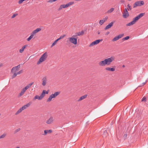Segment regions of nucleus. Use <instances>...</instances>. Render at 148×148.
Wrapping results in <instances>:
<instances>
[{
	"instance_id": "f257e3e1",
	"label": "nucleus",
	"mask_w": 148,
	"mask_h": 148,
	"mask_svg": "<svg viewBox=\"0 0 148 148\" xmlns=\"http://www.w3.org/2000/svg\"><path fill=\"white\" fill-rule=\"evenodd\" d=\"M115 58L113 56L110 58L105 59L104 60L100 61L99 64V66H104L106 65H110L111 62L114 60Z\"/></svg>"
},
{
	"instance_id": "f03ea898",
	"label": "nucleus",
	"mask_w": 148,
	"mask_h": 148,
	"mask_svg": "<svg viewBox=\"0 0 148 148\" xmlns=\"http://www.w3.org/2000/svg\"><path fill=\"white\" fill-rule=\"evenodd\" d=\"M145 13H141L138 15L137 16L133 18L132 21L126 24L127 26H130L132 25L135 23L140 18L142 17L145 14Z\"/></svg>"
},
{
	"instance_id": "7ed1b4c3",
	"label": "nucleus",
	"mask_w": 148,
	"mask_h": 148,
	"mask_svg": "<svg viewBox=\"0 0 148 148\" xmlns=\"http://www.w3.org/2000/svg\"><path fill=\"white\" fill-rule=\"evenodd\" d=\"M34 82H32L29 84H28L22 90L21 92L19 95V97H21L22 96L25 92L33 84Z\"/></svg>"
},
{
	"instance_id": "20e7f679",
	"label": "nucleus",
	"mask_w": 148,
	"mask_h": 148,
	"mask_svg": "<svg viewBox=\"0 0 148 148\" xmlns=\"http://www.w3.org/2000/svg\"><path fill=\"white\" fill-rule=\"evenodd\" d=\"M48 57L47 53L46 52L40 58L39 60L37 62V64H39L45 60Z\"/></svg>"
},
{
	"instance_id": "39448f33",
	"label": "nucleus",
	"mask_w": 148,
	"mask_h": 148,
	"mask_svg": "<svg viewBox=\"0 0 148 148\" xmlns=\"http://www.w3.org/2000/svg\"><path fill=\"white\" fill-rule=\"evenodd\" d=\"M60 92H55L54 94H51L49 98L47 99V101H50L52 100V98H55L58 95H59Z\"/></svg>"
},
{
	"instance_id": "423d86ee",
	"label": "nucleus",
	"mask_w": 148,
	"mask_h": 148,
	"mask_svg": "<svg viewBox=\"0 0 148 148\" xmlns=\"http://www.w3.org/2000/svg\"><path fill=\"white\" fill-rule=\"evenodd\" d=\"M144 4V1H139L136 2L133 4V8H134L137 6H141Z\"/></svg>"
},
{
	"instance_id": "0eeeda50",
	"label": "nucleus",
	"mask_w": 148,
	"mask_h": 148,
	"mask_svg": "<svg viewBox=\"0 0 148 148\" xmlns=\"http://www.w3.org/2000/svg\"><path fill=\"white\" fill-rule=\"evenodd\" d=\"M76 37H73L71 38H69V41L71 43L74 44L76 45L77 43V39Z\"/></svg>"
},
{
	"instance_id": "6e6552de",
	"label": "nucleus",
	"mask_w": 148,
	"mask_h": 148,
	"mask_svg": "<svg viewBox=\"0 0 148 148\" xmlns=\"http://www.w3.org/2000/svg\"><path fill=\"white\" fill-rule=\"evenodd\" d=\"M102 40H103L102 39L96 40L90 43L89 45V46L91 47L94 45H97Z\"/></svg>"
},
{
	"instance_id": "1a4fd4ad",
	"label": "nucleus",
	"mask_w": 148,
	"mask_h": 148,
	"mask_svg": "<svg viewBox=\"0 0 148 148\" xmlns=\"http://www.w3.org/2000/svg\"><path fill=\"white\" fill-rule=\"evenodd\" d=\"M124 36V34H120L115 37L112 40L113 41H115L122 38Z\"/></svg>"
},
{
	"instance_id": "9d476101",
	"label": "nucleus",
	"mask_w": 148,
	"mask_h": 148,
	"mask_svg": "<svg viewBox=\"0 0 148 148\" xmlns=\"http://www.w3.org/2000/svg\"><path fill=\"white\" fill-rule=\"evenodd\" d=\"M30 106V104L29 103H28L24 105L18 111H22L24 109L27 108L29 107Z\"/></svg>"
},
{
	"instance_id": "9b49d317",
	"label": "nucleus",
	"mask_w": 148,
	"mask_h": 148,
	"mask_svg": "<svg viewBox=\"0 0 148 148\" xmlns=\"http://www.w3.org/2000/svg\"><path fill=\"white\" fill-rule=\"evenodd\" d=\"M84 32V31L83 30H82L81 32H79L75 33V35L73 36V37H77V36L82 35H83Z\"/></svg>"
},
{
	"instance_id": "f8f14e48",
	"label": "nucleus",
	"mask_w": 148,
	"mask_h": 148,
	"mask_svg": "<svg viewBox=\"0 0 148 148\" xmlns=\"http://www.w3.org/2000/svg\"><path fill=\"white\" fill-rule=\"evenodd\" d=\"M47 83V78L46 77H44L42 79V85L44 86H45Z\"/></svg>"
},
{
	"instance_id": "ddd939ff",
	"label": "nucleus",
	"mask_w": 148,
	"mask_h": 148,
	"mask_svg": "<svg viewBox=\"0 0 148 148\" xmlns=\"http://www.w3.org/2000/svg\"><path fill=\"white\" fill-rule=\"evenodd\" d=\"M53 118L51 117L46 121V123L48 124H51L53 122Z\"/></svg>"
},
{
	"instance_id": "4468645a",
	"label": "nucleus",
	"mask_w": 148,
	"mask_h": 148,
	"mask_svg": "<svg viewBox=\"0 0 148 148\" xmlns=\"http://www.w3.org/2000/svg\"><path fill=\"white\" fill-rule=\"evenodd\" d=\"M46 93V94H48V92L46 91L45 90H43L41 95L40 96L41 99H42L45 96V94Z\"/></svg>"
},
{
	"instance_id": "2eb2a0df",
	"label": "nucleus",
	"mask_w": 148,
	"mask_h": 148,
	"mask_svg": "<svg viewBox=\"0 0 148 148\" xmlns=\"http://www.w3.org/2000/svg\"><path fill=\"white\" fill-rule=\"evenodd\" d=\"M52 131L51 130H46L44 131V134H43V135L45 136L47 134H50L52 133Z\"/></svg>"
},
{
	"instance_id": "dca6fc26",
	"label": "nucleus",
	"mask_w": 148,
	"mask_h": 148,
	"mask_svg": "<svg viewBox=\"0 0 148 148\" xmlns=\"http://www.w3.org/2000/svg\"><path fill=\"white\" fill-rule=\"evenodd\" d=\"M114 23L113 22H111V23H110L109 24L107 25L106 27L105 28V29H109L110 27H111L113 25Z\"/></svg>"
},
{
	"instance_id": "f3484780",
	"label": "nucleus",
	"mask_w": 148,
	"mask_h": 148,
	"mask_svg": "<svg viewBox=\"0 0 148 148\" xmlns=\"http://www.w3.org/2000/svg\"><path fill=\"white\" fill-rule=\"evenodd\" d=\"M129 16V14L128 12H124L123 13V18H127Z\"/></svg>"
},
{
	"instance_id": "a211bd4d",
	"label": "nucleus",
	"mask_w": 148,
	"mask_h": 148,
	"mask_svg": "<svg viewBox=\"0 0 148 148\" xmlns=\"http://www.w3.org/2000/svg\"><path fill=\"white\" fill-rule=\"evenodd\" d=\"M41 29L40 28H37L35 30L33 31L32 32V33L34 35L39 31H41Z\"/></svg>"
},
{
	"instance_id": "6ab92c4d",
	"label": "nucleus",
	"mask_w": 148,
	"mask_h": 148,
	"mask_svg": "<svg viewBox=\"0 0 148 148\" xmlns=\"http://www.w3.org/2000/svg\"><path fill=\"white\" fill-rule=\"evenodd\" d=\"M87 95H85L79 98V99L78 100V101H80L81 100L84 99L86 98L87 97Z\"/></svg>"
},
{
	"instance_id": "aec40b11",
	"label": "nucleus",
	"mask_w": 148,
	"mask_h": 148,
	"mask_svg": "<svg viewBox=\"0 0 148 148\" xmlns=\"http://www.w3.org/2000/svg\"><path fill=\"white\" fill-rule=\"evenodd\" d=\"M105 69L107 71L112 72H113L115 70V69L114 68H111L109 67H106Z\"/></svg>"
},
{
	"instance_id": "412c9836",
	"label": "nucleus",
	"mask_w": 148,
	"mask_h": 148,
	"mask_svg": "<svg viewBox=\"0 0 148 148\" xmlns=\"http://www.w3.org/2000/svg\"><path fill=\"white\" fill-rule=\"evenodd\" d=\"M66 8L65 4L61 5L58 9V10L60 11L62 9V8Z\"/></svg>"
},
{
	"instance_id": "4be33fe9",
	"label": "nucleus",
	"mask_w": 148,
	"mask_h": 148,
	"mask_svg": "<svg viewBox=\"0 0 148 148\" xmlns=\"http://www.w3.org/2000/svg\"><path fill=\"white\" fill-rule=\"evenodd\" d=\"M74 3V2L73 1H71L70 2L67 3L66 4H65L66 8H67L69 7V6L73 5Z\"/></svg>"
},
{
	"instance_id": "5701e85b",
	"label": "nucleus",
	"mask_w": 148,
	"mask_h": 148,
	"mask_svg": "<svg viewBox=\"0 0 148 148\" xmlns=\"http://www.w3.org/2000/svg\"><path fill=\"white\" fill-rule=\"evenodd\" d=\"M27 46V45H25L23 46L21 49L19 50V51L20 53H22L24 51V49Z\"/></svg>"
},
{
	"instance_id": "b1692460",
	"label": "nucleus",
	"mask_w": 148,
	"mask_h": 148,
	"mask_svg": "<svg viewBox=\"0 0 148 148\" xmlns=\"http://www.w3.org/2000/svg\"><path fill=\"white\" fill-rule=\"evenodd\" d=\"M114 10V8H111L109 10H108L107 12V13H110L112 12Z\"/></svg>"
},
{
	"instance_id": "393cba45",
	"label": "nucleus",
	"mask_w": 148,
	"mask_h": 148,
	"mask_svg": "<svg viewBox=\"0 0 148 148\" xmlns=\"http://www.w3.org/2000/svg\"><path fill=\"white\" fill-rule=\"evenodd\" d=\"M34 36V35L32 33L31 35L29 36V37L27 39V41H29Z\"/></svg>"
},
{
	"instance_id": "a878e982",
	"label": "nucleus",
	"mask_w": 148,
	"mask_h": 148,
	"mask_svg": "<svg viewBox=\"0 0 148 148\" xmlns=\"http://www.w3.org/2000/svg\"><path fill=\"white\" fill-rule=\"evenodd\" d=\"M7 136V134L4 133L3 134L0 136V139L5 138Z\"/></svg>"
},
{
	"instance_id": "bb28decb",
	"label": "nucleus",
	"mask_w": 148,
	"mask_h": 148,
	"mask_svg": "<svg viewBox=\"0 0 148 148\" xmlns=\"http://www.w3.org/2000/svg\"><path fill=\"white\" fill-rule=\"evenodd\" d=\"M36 99H38L39 100H41L42 99L40 97L37 95L35 96L34 98V100Z\"/></svg>"
},
{
	"instance_id": "cd10ccee",
	"label": "nucleus",
	"mask_w": 148,
	"mask_h": 148,
	"mask_svg": "<svg viewBox=\"0 0 148 148\" xmlns=\"http://www.w3.org/2000/svg\"><path fill=\"white\" fill-rule=\"evenodd\" d=\"M13 68H14L13 67L12 68V69L11 70V72H12V73L18 71V69H17V68L14 69H13Z\"/></svg>"
},
{
	"instance_id": "c85d7f7f",
	"label": "nucleus",
	"mask_w": 148,
	"mask_h": 148,
	"mask_svg": "<svg viewBox=\"0 0 148 148\" xmlns=\"http://www.w3.org/2000/svg\"><path fill=\"white\" fill-rule=\"evenodd\" d=\"M13 73H14L13 75L12 76V79H13V78H14V77H15L18 75L17 73L14 72Z\"/></svg>"
},
{
	"instance_id": "c756f323",
	"label": "nucleus",
	"mask_w": 148,
	"mask_h": 148,
	"mask_svg": "<svg viewBox=\"0 0 148 148\" xmlns=\"http://www.w3.org/2000/svg\"><path fill=\"white\" fill-rule=\"evenodd\" d=\"M127 6L128 7V8H127V10L128 11L130 10H132V8L131 7L130 5L129 4H128L127 5Z\"/></svg>"
},
{
	"instance_id": "7c9ffc66",
	"label": "nucleus",
	"mask_w": 148,
	"mask_h": 148,
	"mask_svg": "<svg viewBox=\"0 0 148 148\" xmlns=\"http://www.w3.org/2000/svg\"><path fill=\"white\" fill-rule=\"evenodd\" d=\"M105 22L103 20H101L99 21V23L101 25H102Z\"/></svg>"
},
{
	"instance_id": "2f4dec72",
	"label": "nucleus",
	"mask_w": 148,
	"mask_h": 148,
	"mask_svg": "<svg viewBox=\"0 0 148 148\" xmlns=\"http://www.w3.org/2000/svg\"><path fill=\"white\" fill-rule=\"evenodd\" d=\"M130 38V37L129 36H127L123 38V41H125V40H128Z\"/></svg>"
},
{
	"instance_id": "473e14b6",
	"label": "nucleus",
	"mask_w": 148,
	"mask_h": 148,
	"mask_svg": "<svg viewBox=\"0 0 148 148\" xmlns=\"http://www.w3.org/2000/svg\"><path fill=\"white\" fill-rule=\"evenodd\" d=\"M20 64L18 65V66H14L13 67V69H16V68H17V69H18H18L20 68Z\"/></svg>"
},
{
	"instance_id": "72a5a7b5",
	"label": "nucleus",
	"mask_w": 148,
	"mask_h": 148,
	"mask_svg": "<svg viewBox=\"0 0 148 148\" xmlns=\"http://www.w3.org/2000/svg\"><path fill=\"white\" fill-rule=\"evenodd\" d=\"M142 101H145V102L146 101V98L145 97H144L141 100Z\"/></svg>"
},
{
	"instance_id": "f704fd0d",
	"label": "nucleus",
	"mask_w": 148,
	"mask_h": 148,
	"mask_svg": "<svg viewBox=\"0 0 148 148\" xmlns=\"http://www.w3.org/2000/svg\"><path fill=\"white\" fill-rule=\"evenodd\" d=\"M23 72V71L22 70H21L19 71L17 73L18 75H19L21 74V73H22Z\"/></svg>"
},
{
	"instance_id": "c9c22d12",
	"label": "nucleus",
	"mask_w": 148,
	"mask_h": 148,
	"mask_svg": "<svg viewBox=\"0 0 148 148\" xmlns=\"http://www.w3.org/2000/svg\"><path fill=\"white\" fill-rule=\"evenodd\" d=\"M56 42H55V41H54L52 44L51 45V47H53V46H54L56 44Z\"/></svg>"
},
{
	"instance_id": "e433bc0d",
	"label": "nucleus",
	"mask_w": 148,
	"mask_h": 148,
	"mask_svg": "<svg viewBox=\"0 0 148 148\" xmlns=\"http://www.w3.org/2000/svg\"><path fill=\"white\" fill-rule=\"evenodd\" d=\"M147 82V80H146V81H145V82H143V83H142V85H140V86H143V85H145V84L146 83V82Z\"/></svg>"
},
{
	"instance_id": "4c0bfd02",
	"label": "nucleus",
	"mask_w": 148,
	"mask_h": 148,
	"mask_svg": "<svg viewBox=\"0 0 148 148\" xmlns=\"http://www.w3.org/2000/svg\"><path fill=\"white\" fill-rule=\"evenodd\" d=\"M17 15V14H13L12 17V18H14Z\"/></svg>"
},
{
	"instance_id": "58836bf2",
	"label": "nucleus",
	"mask_w": 148,
	"mask_h": 148,
	"mask_svg": "<svg viewBox=\"0 0 148 148\" xmlns=\"http://www.w3.org/2000/svg\"><path fill=\"white\" fill-rule=\"evenodd\" d=\"M108 18V16H106V17H105V18H104L103 19V20L104 21V22H105V21H106L107 19Z\"/></svg>"
},
{
	"instance_id": "ea45409f",
	"label": "nucleus",
	"mask_w": 148,
	"mask_h": 148,
	"mask_svg": "<svg viewBox=\"0 0 148 148\" xmlns=\"http://www.w3.org/2000/svg\"><path fill=\"white\" fill-rule=\"evenodd\" d=\"M23 1H24V0H19L18 2V3L20 4L22 3Z\"/></svg>"
},
{
	"instance_id": "a19ab883",
	"label": "nucleus",
	"mask_w": 148,
	"mask_h": 148,
	"mask_svg": "<svg viewBox=\"0 0 148 148\" xmlns=\"http://www.w3.org/2000/svg\"><path fill=\"white\" fill-rule=\"evenodd\" d=\"M65 36V35H63L61 36H60V39H62Z\"/></svg>"
},
{
	"instance_id": "79ce46f5",
	"label": "nucleus",
	"mask_w": 148,
	"mask_h": 148,
	"mask_svg": "<svg viewBox=\"0 0 148 148\" xmlns=\"http://www.w3.org/2000/svg\"><path fill=\"white\" fill-rule=\"evenodd\" d=\"M120 2L121 3H123L125 2V1L124 0H121Z\"/></svg>"
},
{
	"instance_id": "37998d69",
	"label": "nucleus",
	"mask_w": 148,
	"mask_h": 148,
	"mask_svg": "<svg viewBox=\"0 0 148 148\" xmlns=\"http://www.w3.org/2000/svg\"><path fill=\"white\" fill-rule=\"evenodd\" d=\"M20 130V128H18V129H17L15 130V132L16 133L18 131H19Z\"/></svg>"
},
{
	"instance_id": "c03bdc74",
	"label": "nucleus",
	"mask_w": 148,
	"mask_h": 148,
	"mask_svg": "<svg viewBox=\"0 0 148 148\" xmlns=\"http://www.w3.org/2000/svg\"><path fill=\"white\" fill-rule=\"evenodd\" d=\"M127 8H125L124 10V12H128L127 11Z\"/></svg>"
},
{
	"instance_id": "a18cd8bd",
	"label": "nucleus",
	"mask_w": 148,
	"mask_h": 148,
	"mask_svg": "<svg viewBox=\"0 0 148 148\" xmlns=\"http://www.w3.org/2000/svg\"><path fill=\"white\" fill-rule=\"evenodd\" d=\"M127 134H125L123 136V137L124 138H126V137H127Z\"/></svg>"
},
{
	"instance_id": "49530a36",
	"label": "nucleus",
	"mask_w": 148,
	"mask_h": 148,
	"mask_svg": "<svg viewBox=\"0 0 148 148\" xmlns=\"http://www.w3.org/2000/svg\"><path fill=\"white\" fill-rule=\"evenodd\" d=\"M21 112H17L15 113V115H17L18 114H19Z\"/></svg>"
},
{
	"instance_id": "de8ad7c7",
	"label": "nucleus",
	"mask_w": 148,
	"mask_h": 148,
	"mask_svg": "<svg viewBox=\"0 0 148 148\" xmlns=\"http://www.w3.org/2000/svg\"><path fill=\"white\" fill-rule=\"evenodd\" d=\"M3 66V64L2 63H0V67L2 66Z\"/></svg>"
},
{
	"instance_id": "09e8293b",
	"label": "nucleus",
	"mask_w": 148,
	"mask_h": 148,
	"mask_svg": "<svg viewBox=\"0 0 148 148\" xmlns=\"http://www.w3.org/2000/svg\"><path fill=\"white\" fill-rule=\"evenodd\" d=\"M104 133H105L106 134H107V132H106V131L105 130V131H104Z\"/></svg>"
},
{
	"instance_id": "8fccbe9b",
	"label": "nucleus",
	"mask_w": 148,
	"mask_h": 148,
	"mask_svg": "<svg viewBox=\"0 0 148 148\" xmlns=\"http://www.w3.org/2000/svg\"><path fill=\"white\" fill-rule=\"evenodd\" d=\"M58 41V39H57V40H56L55 41V42H56V43Z\"/></svg>"
},
{
	"instance_id": "3c124183",
	"label": "nucleus",
	"mask_w": 148,
	"mask_h": 148,
	"mask_svg": "<svg viewBox=\"0 0 148 148\" xmlns=\"http://www.w3.org/2000/svg\"><path fill=\"white\" fill-rule=\"evenodd\" d=\"M58 40V41L60 40L61 39H60V38H58V39H57Z\"/></svg>"
},
{
	"instance_id": "603ef678",
	"label": "nucleus",
	"mask_w": 148,
	"mask_h": 148,
	"mask_svg": "<svg viewBox=\"0 0 148 148\" xmlns=\"http://www.w3.org/2000/svg\"><path fill=\"white\" fill-rule=\"evenodd\" d=\"M125 67V66L124 65H123L122 66L123 67Z\"/></svg>"
},
{
	"instance_id": "864d4df0",
	"label": "nucleus",
	"mask_w": 148,
	"mask_h": 148,
	"mask_svg": "<svg viewBox=\"0 0 148 148\" xmlns=\"http://www.w3.org/2000/svg\"><path fill=\"white\" fill-rule=\"evenodd\" d=\"M109 34V32H107V34Z\"/></svg>"
},
{
	"instance_id": "5fc2aeb1",
	"label": "nucleus",
	"mask_w": 148,
	"mask_h": 148,
	"mask_svg": "<svg viewBox=\"0 0 148 148\" xmlns=\"http://www.w3.org/2000/svg\"><path fill=\"white\" fill-rule=\"evenodd\" d=\"M16 148H20L19 147H16Z\"/></svg>"
},
{
	"instance_id": "6e6d98bb",
	"label": "nucleus",
	"mask_w": 148,
	"mask_h": 148,
	"mask_svg": "<svg viewBox=\"0 0 148 148\" xmlns=\"http://www.w3.org/2000/svg\"><path fill=\"white\" fill-rule=\"evenodd\" d=\"M100 34V32H98V34Z\"/></svg>"
},
{
	"instance_id": "4d7b16f0",
	"label": "nucleus",
	"mask_w": 148,
	"mask_h": 148,
	"mask_svg": "<svg viewBox=\"0 0 148 148\" xmlns=\"http://www.w3.org/2000/svg\"><path fill=\"white\" fill-rule=\"evenodd\" d=\"M85 148V147H84V148Z\"/></svg>"
}]
</instances>
